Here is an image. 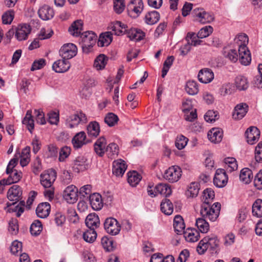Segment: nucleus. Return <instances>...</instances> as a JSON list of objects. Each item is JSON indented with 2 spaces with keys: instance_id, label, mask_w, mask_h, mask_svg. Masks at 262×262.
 I'll return each instance as SVG.
<instances>
[{
  "instance_id": "f257e3e1",
  "label": "nucleus",
  "mask_w": 262,
  "mask_h": 262,
  "mask_svg": "<svg viewBox=\"0 0 262 262\" xmlns=\"http://www.w3.org/2000/svg\"><path fill=\"white\" fill-rule=\"evenodd\" d=\"M214 196L212 189L208 188L204 190L202 196L203 203L200 211L203 217L208 218L211 221H214L218 217L221 206L219 203H215L210 206Z\"/></svg>"
},
{
  "instance_id": "f03ea898",
  "label": "nucleus",
  "mask_w": 262,
  "mask_h": 262,
  "mask_svg": "<svg viewBox=\"0 0 262 262\" xmlns=\"http://www.w3.org/2000/svg\"><path fill=\"white\" fill-rule=\"evenodd\" d=\"M174 231L176 233L175 235L176 244H178L181 239L179 236H181L188 242H195L200 238V232L206 233L208 230H188V231L187 230H174Z\"/></svg>"
},
{
  "instance_id": "7ed1b4c3",
  "label": "nucleus",
  "mask_w": 262,
  "mask_h": 262,
  "mask_svg": "<svg viewBox=\"0 0 262 262\" xmlns=\"http://www.w3.org/2000/svg\"><path fill=\"white\" fill-rule=\"evenodd\" d=\"M80 37L83 51L86 53L90 52L91 49L96 44L97 39V35L92 31H86L82 33Z\"/></svg>"
},
{
  "instance_id": "20e7f679",
  "label": "nucleus",
  "mask_w": 262,
  "mask_h": 262,
  "mask_svg": "<svg viewBox=\"0 0 262 262\" xmlns=\"http://www.w3.org/2000/svg\"><path fill=\"white\" fill-rule=\"evenodd\" d=\"M87 122L85 114L82 112H77L75 114L68 116L66 119V125L67 127L73 128L80 124H84Z\"/></svg>"
},
{
  "instance_id": "39448f33",
  "label": "nucleus",
  "mask_w": 262,
  "mask_h": 262,
  "mask_svg": "<svg viewBox=\"0 0 262 262\" xmlns=\"http://www.w3.org/2000/svg\"><path fill=\"white\" fill-rule=\"evenodd\" d=\"M181 176V168L177 165H174L165 170L164 178L169 182L175 183L179 181Z\"/></svg>"
},
{
  "instance_id": "423d86ee",
  "label": "nucleus",
  "mask_w": 262,
  "mask_h": 262,
  "mask_svg": "<svg viewBox=\"0 0 262 262\" xmlns=\"http://www.w3.org/2000/svg\"><path fill=\"white\" fill-rule=\"evenodd\" d=\"M59 52L62 58L69 60L76 55L77 48L73 43H66L61 47Z\"/></svg>"
},
{
  "instance_id": "0eeeda50",
  "label": "nucleus",
  "mask_w": 262,
  "mask_h": 262,
  "mask_svg": "<svg viewBox=\"0 0 262 262\" xmlns=\"http://www.w3.org/2000/svg\"><path fill=\"white\" fill-rule=\"evenodd\" d=\"M56 178L55 170L49 169L40 174V183L45 188H50L52 185Z\"/></svg>"
},
{
  "instance_id": "6e6552de",
  "label": "nucleus",
  "mask_w": 262,
  "mask_h": 262,
  "mask_svg": "<svg viewBox=\"0 0 262 262\" xmlns=\"http://www.w3.org/2000/svg\"><path fill=\"white\" fill-rule=\"evenodd\" d=\"M78 188L74 185L67 186L63 192V198L69 204L75 203L78 196Z\"/></svg>"
},
{
  "instance_id": "1a4fd4ad",
  "label": "nucleus",
  "mask_w": 262,
  "mask_h": 262,
  "mask_svg": "<svg viewBox=\"0 0 262 262\" xmlns=\"http://www.w3.org/2000/svg\"><path fill=\"white\" fill-rule=\"evenodd\" d=\"M143 8L142 0H131L127 6L128 13L134 17L138 16L141 13Z\"/></svg>"
},
{
  "instance_id": "9d476101",
  "label": "nucleus",
  "mask_w": 262,
  "mask_h": 262,
  "mask_svg": "<svg viewBox=\"0 0 262 262\" xmlns=\"http://www.w3.org/2000/svg\"><path fill=\"white\" fill-rule=\"evenodd\" d=\"M228 178L224 169L219 168L216 170L213 183L217 187L222 188L225 186L228 182Z\"/></svg>"
},
{
  "instance_id": "9b49d317",
  "label": "nucleus",
  "mask_w": 262,
  "mask_h": 262,
  "mask_svg": "<svg viewBox=\"0 0 262 262\" xmlns=\"http://www.w3.org/2000/svg\"><path fill=\"white\" fill-rule=\"evenodd\" d=\"M238 52L240 62L245 66L249 64L251 61V57L247 47L245 44L239 45Z\"/></svg>"
},
{
  "instance_id": "f8f14e48",
  "label": "nucleus",
  "mask_w": 262,
  "mask_h": 262,
  "mask_svg": "<svg viewBox=\"0 0 262 262\" xmlns=\"http://www.w3.org/2000/svg\"><path fill=\"white\" fill-rule=\"evenodd\" d=\"M31 28L27 24L19 25L16 28L15 36L19 41H22L27 39L28 35L30 33Z\"/></svg>"
},
{
  "instance_id": "ddd939ff",
  "label": "nucleus",
  "mask_w": 262,
  "mask_h": 262,
  "mask_svg": "<svg viewBox=\"0 0 262 262\" xmlns=\"http://www.w3.org/2000/svg\"><path fill=\"white\" fill-rule=\"evenodd\" d=\"M245 136L249 144H254L259 138L260 131L256 127L251 126L246 131Z\"/></svg>"
},
{
  "instance_id": "4468645a",
  "label": "nucleus",
  "mask_w": 262,
  "mask_h": 262,
  "mask_svg": "<svg viewBox=\"0 0 262 262\" xmlns=\"http://www.w3.org/2000/svg\"><path fill=\"white\" fill-rule=\"evenodd\" d=\"M88 167L87 159L84 156H78L73 161V169L76 172L84 171L88 169Z\"/></svg>"
},
{
  "instance_id": "2eb2a0df",
  "label": "nucleus",
  "mask_w": 262,
  "mask_h": 262,
  "mask_svg": "<svg viewBox=\"0 0 262 262\" xmlns=\"http://www.w3.org/2000/svg\"><path fill=\"white\" fill-rule=\"evenodd\" d=\"M38 14L42 20H48L51 19L54 17L55 12L52 7L45 5L38 9Z\"/></svg>"
},
{
  "instance_id": "dca6fc26",
  "label": "nucleus",
  "mask_w": 262,
  "mask_h": 262,
  "mask_svg": "<svg viewBox=\"0 0 262 262\" xmlns=\"http://www.w3.org/2000/svg\"><path fill=\"white\" fill-rule=\"evenodd\" d=\"M248 105L245 103H241L237 104L235 106L232 113L233 118L235 120H240L242 119L248 112Z\"/></svg>"
},
{
  "instance_id": "f3484780",
  "label": "nucleus",
  "mask_w": 262,
  "mask_h": 262,
  "mask_svg": "<svg viewBox=\"0 0 262 262\" xmlns=\"http://www.w3.org/2000/svg\"><path fill=\"white\" fill-rule=\"evenodd\" d=\"M22 195L21 187L17 185H13L8 190L7 198L10 201L17 202Z\"/></svg>"
},
{
  "instance_id": "a211bd4d",
  "label": "nucleus",
  "mask_w": 262,
  "mask_h": 262,
  "mask_svg": "<svg viewBox=\"0 0 262 262\" xmlns=\"http://www.w3.org/2000/svg\"><path fill=\"white\" fill-rule=\"evenodd\" d=\"M198 77L201 82L208 83L213 79L214 73L211 69L204 68L199 71Z\"/></svg>"
},
{
  "instance_id": "6ab92c4d",
  "label": "nucleus",
  "mask_w": 262,
  "mask_h": 262,
  "mask_svg": "<svg viewBox=\"0 0 262 262\" xmlns=\"http://www.w3.org/2000/svg\"><path fill=\"white\" fill-rule=\"evenodd\" d=\"M127 165L122 159H118L114 161L113 164V173L116 176H122L124 173Z\"/></svg>"
},
{
  "instance_id": "aec40b11",
  "label": "nucleus",
  "mask_w": 262,
  "mask_h": 262,
  "mask_svg": "<svg viewBox=\"0 0 262 262\" xmlns=\"http://www.w3.org/2000/svg\"><path fill=\"white\" fill-rule=\"evenodd\" d=\"M71 64L68 60L62 59L55 61L52 68L56 73H64L69 70Z\"/></svg>"
},
{
  "instance_id": "412c9836",
  "label": "nucleus",
  "mask_w": 262,
  "mask_h": 262,
  "mask_svg": "<svg viewBox=\"0 0 262 262\" xmlns=\"http://www.w3.org/2000/svg\"><path fill=\"white\" fill-rule=\"evenodd\" d=\"M90 204L94 210H100L103 206L101 195L98 193H94L89 195Z\"/></svg>"
},
{
  "instance_id": "4be33fe9",
  "label": "nucleus",
  "mask_w": 262,
  "mask_h": 262,
  "mask_svg": "<svg viewBox=\"0 0 262 262\" xmlns=\"http://www.w3.org/2000/svg\"><path fill=\"white\" fill-rule=\"evenodd\" d=\"M86 136L85 133L82 131L77 133L72 140L73 147L78 149L87 143L86 141Z\"/></svg>"
},
{
  "instance_id": "5701e85b",
  "label": "nucleus",
  "mask_w": 262,
  "mask_h": 262,
  "mask_svg": "<svg viewBox=\"0 0 262 262\" xmlns=\"http://www.w3.org/2000/svg\"><path fill=\"white\" fill-rule=\"evenodd\" d=\"M106 140L102 136L97 140L94 143V150L96 153L100 157H102L106 149Z\"/></svg>"
},
{
  "instance_id": "b1692460",
  "label": "nucleus",
  "mask_w": 262,
  "mask_h": 262,
  "mask_svg": "<svg viewBox=\"0 0 262 262\" xmlns=\"http://www.w3.org/2000/svg\"><path fill=\"white\" fill-rule=\"evenodd\" d=\"M85 225L89 229H95L100 225V220L98 216L95 213L89 214L86 217Z\"/></svg>"
},
{
  "instance_id": "393cba45",
  "label": "nucleus",
  "mask_w": 262,
  "mask_h": 262,
  "mask_svg": "<svg viewBox=\"0 0 262 262\" xmlns=\"http://www.w3.org/2000/svg\"><path fill=\"white\" fill-rule=\"evenodd\" d=\"M223 133L222 129L219 128H213L208 133L209 140L213 143L220 142L223 138Z\"/></svg>"
},
{
  "instance_id": "a878e982",
  "label": "nucleus",
  "mask_w": 262,
  "mask_h": 262,
  "mask_svg": "<svg viewBox=\"0 0 262 262\" xmlns=\"http://www.w3.org/2000/svg\"><path fill=\"white\" fill-rule=\"evenodd\" d=\"M50 208L51 206L49 203L45 202L40 203L36 208V214L40 218H46L50 213Z\"/></svg>"
},
{
  "instance_id": "bb28decb",
  "label": "nucleus",
  "mask_w": 262,
  "mask_h": 262,
  "mask_svg": "<svg viewBox=\"0 0 262 262\" xmlns=\"http://www.w3.org/2000/svg\"><path fill=\"white\" fill-rule=\"evenodd\" d=\"M126 25L122 24L121 22L117 21L112 26V33L117 36L122 35L126 33L128 29Z\"/></svg>"
},
{
  "instance_id": "cd10ccee",
  "label": "nucleus",
  "mask_w": 262,
  "mask_h": 262,
  "mask_svg": "<svg viewBox=\"0 0 262 262\" xmlns=\"http://www.w3.org/2000/svg\"><path fill=\"white\" fill-rule=\"evenodd\" d=\"M197 20L202 24L210 23L214 20V16L201 9L196 14Z\"/></svg>"
},
{
  "instance_id": "c85d7f7f",
  "label": "nucleus",
  "mask_w": 262,
  "mask_h": 262,
  "mask_svg": "<svg viewBox=\"0 0 262 262\" xmlns=\"http://www.w3.org/2000/svg\"><path fill=\"white\" fill-rule=\"evenodd\" d=\"M127 35L131 40L140 41L144 37L145 33L139 29L130 28L127 31Z\"/></svg>"
},
{
  "instance_id": "c756f323",
  "label": "nucleus",
  "mask_w": 262,
  "mask_h": 262,
  "mask_svg": "<svg viewBox=\"0 0 262 262\" xmlns=\"http://www.w3.org/2000/svg\"><path fill=\"white\" fill-rule=\"evenodd\" d=\"M113 40V33L112 32H106L102 33L99 38L98 45L99 47L108 46Z\"/></svg>"
},
{
  "instance_id": "7c9ffc66",
  "label": "nucleus",
  "mask_w": 262,
  "mask_h": 262,
  "mask_svg": "<svg viewBox=\"0 0 262 262\" xmlns=\"http://www.w3.org/2000/svg\"><path fill=\"white\" fill-rule=\"evenodd\" d=\"M32 110L27 111L25 117L22 121L23 124L25 125L29 132L32 133L34 128V121L32 115Z\"/></svg>"
},
{
  "instance_id": "2f4dec72",
  "label": "nucleus",
  "mask_w": 262,
  "mask_h": 262,
  "mask_svg": "<svg viewBox=\"0 0 262 262\" xmlns=\"http://www.w3.org/2000/svg\"><path fill=\"white\" fill-rule=\"evenodd\" d=\"M83 23L81 20L73 22L69 28L70 33L75 36H78L82 30Z\"/></svg>"
},
{
  "instance_id": "473e14b6",
  "label": "nucleus",
  "mask_w": 262,
  "mask_h": 262,
  "mask_svg": "<svg viewBox=\"0 0 262 262\" xmlns=\"http://www.w3.org/2000/svg\"><path fill=\"white\" fill-rule=\"evenodd\" d=\"M253 172L248 168H244L241 171L239 179L241 181L245 184H249L253 179Z\"/></svg>"
},
{
  "instance_id": "72a5a7b5",
  "label": "nucleus",
  "mask_w": 262,
  "mask_h": 262,
  "mask_svg": "<svg viewBox=\"0 0 262 262\" xmlns=\"http://www.w3.org/2000/svg\"><path fill=\"white\" fill-rule=\"evenodd\" d=\"M104 229H120V224L113 217L106 218L103 223Z\"/></svg>"
},
{
  "instance_id": "f704fd0d",
  "label": "nucleus",
  "mask_w": 262,
  "mask_h": 262,
  "mask_svg": "<svg viewBox=\"0 0 262 262\" xmlns=\"http://www.w3.org/2000/svg\"><path fill=\"white\" fill-rule=\"evenodd\" d=\"M88 134L91 137H97L100 133L99 124L96 121L91 122L87 127Z\"/></svg>"
},
{
  "instance_id": "c9c22d12",
  "label": "nucleus",
  "mask_w": 262,
  "mask_h": 262,
  "mask_svg": "<svg viewBox=\"0 0 262 262\" xmlns=\"http://www.w3.org/2000/svg\"><path fill=\"white\" fill-rule=\"evenodd\" d=\"M119 151L118 145L115 143H111L106 146L105 152L109 158L113 159L118 156Z\"/></svg>"
},
{
  "instance_id": "e433bc0d",
  "label": "nucleus",
  "mask_w": 262,
  "mask_h": 262,
  "mask_svg": "<svg viewBox=\"0 0 262 262\" xmlns=\"http://www.w3.org/2000/svg\"><path fill=\"white\" fill-rule=\"evenodd\" d=\"M161 210L166 215H170L173 211V205L171 202L167 198L163 199L161 203Z\"/></svg>"
},
{
  "instance_id": "4c0bfd02",
  "label": "nucleus",
  "mask_w": 262,
  "mask_h": 262,
  "mask_svg": "<svg viewBox=\"0 0 262 262\" xmlns=\"http://www.w3.org/2000/svg\"><path fill=\"white\" fill-rule=\"evenodd\" d=\"M145 23L150 25L157 23L160 19V14L156 11L148 12L145 16Z\"/></svg>"
},
{
  "instance_id": "58836bf2",
  "label": "nucleus",
  "mask_w": 262,
  "mask_h": 262,
  "mask_svg": "<svg viewBox=\"0 0 262 262\" xmlns=\"http://www.w3.org/2000/svg\"><path fill=\"white\" fill-rule=\"evenodd\" d=\"M235 84L236 88L239 91H244L249 87L247 78L242 75L238 76L235 78Z\"/></svg>"
},
{
  "instance_id": "ea45409f",
  "label": "nucleus",
  "mask_w": 262,
  "mask_h": 262,
  "mask_svg": "<svg viewBox=\"0 0 262 262\" xmlns=\"http://www.w3.org/2000/svg\"><path fill=\"white\" fill-rule=\"evenodd\" d=\"M127 177L128 183L133 187L136 186L141 180V176L136 171L128 172Z\"/></svg>"
},
{
  "instance_id": "a19ab883",
  "label": "nucleus",
  "mask_w": 262,
  "mask_h": 262,
  "mask_svg": "<svg viewBox=\"0 0 262 262\" xmlns=\"http://www.w3.org/2000/svg\"><path fill=\"white\" fill-rule=\"evenodd\" d=\"M185 90L190 95H194L199 92V86L197 82L194 80H190L187 82Z\"/></svg>"
},
{
  "instance_id": "79ce46f5",
  "label": "nucleus",
  "mask_w": 262,
  "mask_h": 262,
  "mask_svg": "<svg viewBox=\"0 0 262 262\" xmlns=\"http://www.w3.org/2000/svg\"><path fill=\"white\" fill-rule=\"evenodd\" d=\"M200 190V184L198 182H192L188 186L186 195L189 197H196Z\"/></svg>"
},
{
  "instance_id": "37998d69",
  "label": "nucleus",
  "mask_w": 262,
  "mask_h": 262,
  "mask_svg": "<svg viewBox=\"0 0 262 262\" xmlns=\"http://www.w3.org/2000/svg\"><path fill=\"white\" fill-rule=\"evenodd\" d=\"M156 192L165 196L170 195L171 193V190L169 185L167 184L159 183L155 187Z\"/></svg>"
},
{
  "instance_id": "c03bdc74",
  "label": "nucleus",
  "mask_w": 262,
  "mask_h": 262,
  "mask_svg": "<svg viewBox=\"0 0 262 262\" xmlns=\"http://www.w3.org/2000/svg\"><path fill=\"white\" fill-rule=\"evenodd\" d=\"M253 215L260 217L262 216V200L257 199L252 205Z\"/></svg>"
},
{
  "instance_id": "a18cd8bd",
  "label": "nucleus",
  "mask_w": 262,
  "mask_h": 262,
  "mask_svg": "<svg viewBox=\"0 0 262 262\" xmlns=\"http://www.w3.org/2000/svg\"><path fill=\"white\" fill-rule=\"evenodd\" d=\"M101 244L104 249L107 251H112L115 248L114 242L112 238L108 236H104L101 239Z\"/></svg>"
},
{
  "instance_id": "49530a36",
  "label": "nucleus",
  "mask_w": 262,
  "mask_h": 262,
  "mask_svg": "<svg viewBox=\"0 0 262 262\" xmlns=\"http://www.w3.org/2000/svg\"><path fill=\"white\" fill-rule=\"evenodd\" d=\"M118 121V116L113 113L107 114L104 118V122L110 127L115 125Z\"/></svg>"
},
{
  "instance_id": "de8ad7c7",
  "label": "nucleus",
  "mask_w": 262,
  "mask_h": 262,
  "mask_svg": "<svg viewBox=\"0 0 262 262\" xmlns=\"http://www.w3.org/2000/svg\"><path fill=\"white\" fill-rule=\"evenodd\" d=\"M106 63V57L104 55L101 54L95 60L94 66L98 70H102L105 67Z\"/></svg>"
},
{
  "instance_id": "09e8293b",
  "label": "nucleus",
  "mask_w": 262,
  "mask_h": 262,
  "mask_svg": "<svg viewBox=\"0 0 262 262\" xmlns=\"http://www.w3.org/2000/svg\"><path fill=\"white\" fill-rule=\"evenodd\" d=\"M97 236L96 230H86L83 233L84 240L90 243H93L96 240Z\"/></svg>"
},
{
  "instance_id": "8fccbe9b",
  "label": "nucleus",
  "mask_w": 262,
  "mask_h": 262,
  "mask_svg": "<svg viewBox=\"0 0 262 262\" xmlns=\"http://www.w3.org/2000/svg\"><path fill=\"white\" fill-rule=\"evenodd\" d=\"M197 35L194 33L188 32L185 37L187 42L190 43L191 46H196L200 45L202 41L198 39Z\"/></svg>"
},
{
  "instance_id": "3c124183",
  "label": "nucleus",
  "mask_w": 262,
  "mask_h": 262,
  "mask_svg": "<svg viewBox=\"0 0 262 262\" xmlns=\"http://www.w3.org/2000/svg\"><path fill=\"white\" fill-rule=\"evenodd\" d=\"M225 163L228 166V170L230 172L237 169L238 165L236 159L234 158L228 157L224 160Z\"/></svg>"
},
{
  "instance_id": "603ef678",
  "label": "nucleus",
  "mask_w": 262,
  "mask_h": 262,
  "mask_svg": "<svg viewBox=\"0 0 262 262\" xmlns=\"http://www.w3.org/2000/svg\"><path fill=\"white\" fill-rule=\"evenodd\" d=\"M224 55L232 62H236L238 59V54L235 49H230L228 51H225Z\"/></svg>"
},
{
  "instance_id": "864d4df0",
  "label": "nucleus",
  "mask_w": 262,
  "mask_h": 262,
  "mask_svg": "<svg viewBox=\"0 0 262 262\" xmlns=\"http://www.w3.org/2000/svg\"><path fill=\"white\" fill-rule=\"evenodd\" d=\"M213 32V28L210 26L202 28L197 34L199 38H203L208 37Z\"/></svg>"
},
{
  "instance_id": "5fc2aeb1",
  "label": "nucleus",
  "mask_w": 262,
  "mask_h": 262,
  "mask_svg": "<svg viewBox=\"0 0 262 262\" xmlns=\"http://www.w3.org/2000/svg\"><path fill=\"white\" fill-rule=\"evenodd\" d=\"M174 229H185V225L182 217L177 215L173 219Z\"/></svg>"
},
{
  "instance_id": "6e6d98bb",
  "label": "nucleus",
  "mask_w": 262,
  "mask_h": 262,
  "mask_svg": "<svg viewBox=\"0 0 262 262\" xmlns=\"http://www.w3.org/2000/svg\"><path fill=\"white\" fill-rule=\"evenodd\" d=\"M188 139L183 135L178 136L176 140L175 145L179 149H183L187 145Z\"/></svg>"
},
{
  "instance_id": "4d7b16f0",
  "label": "nucleus",
  "mask_w": 262,
  "mask_h": 262,
  "mask_svg": "<svg viewBox=\"0 0 262 262\" xmlns=\"http://www.w3.org/2000/svg\"><path fill=\"white\" fill-rule=\"evenodd\" d=\"M13 172H14V173L13 176H10L7 179H6L9 185L18 182L22 177V173L21 172H18L15 169L13 170Z\"/></svg>"
},
{
  "instance_id": "13d9d810",
  "label": "nucleus",
  "mask_w": 262,
  "mask_h": 262,
  "mask_svg": "<svg viewBox=\"0 0 262 262\" xmlns=\"http://www.w3.org/2000/svg\"><path fill=\"white\" fill-rule=\"evenodd\" d=\"M14 13L13 11H8L5 12L2 16V19L4 24H10L14 19Z\"/></svg>"
},
{
  "instance_id": "bf43d9fd",
  "label": "nucleus",
  "mask_w": 262,
  "mask_h": 262,
  "mask_svg": "<svg viewBox=\"0 0 262 262\" xmlns=\"http://www.w3.org/2000/svg\"><path fill=\"white\" fill-rule=\"evenodd\" d=\"M259 74L254 78L253 82L255 86L258 88L262 87V64H259L258 67Z\"/></svg>"
},
{
  "instance_id": "052dcab7",
  "label": "nucleus",
  "mask_w": 262,
  "mask_h": 262,
  "mask_svg": "<svg viewBox=\"0 0 262 262\" xmlns=\"http://www.w3.org/2000/svg\"><path fill=\"white\" fill-rule=\"evenodd\" d=\"M22 243L17 240L12 243L10 247V251L14 255H18L21 251Z\"/></svg>"
},
{
  "instance_id": "680f3d73",
  "label": "nucleus",
  "mask_w": 262,
  "mask_h": 262,
  "mask_svg": "<svg viewBox=\"0 0 262 262\" xmlns=\"http://www.w3.org/2000/svg\"><path fill=\"white\" fill-rule=\"evenodd\" d=\"M219 118L217 112L213 110H209L204 115L206 121L212 123Z\"/></svg>"
},
{
  "instance_id": "e2e57ef3",
  "label": "nucleus",
  "mask_w": 262,
  "mask_h": 262,
  "mask_svg": "<svg viewBox=\"0 0 262 262\" xmlns=\"http://www.w3.org/2000/svg\"><path fill=\"white\" fill-rule=\"evenodd\" d=\"M125 8L123 0H114V9L116 13H121Z\"/></svg>"
},
{
  "instance_id": "0e129e2a",
  "label": "nucleus",
  "mask_w": 262,
  "mask_h": 262,
  "mask_svg": "<svg viewBox=\"0 0 262 262\" xmlns=\"http://www.w3.org/2000/svg\"><path fill=\"white\" fill-rule=\"evenodd\" d=\"M32 172L36 175L38 174L42 170L41 160L37 157L33 161L32 165Z\"/></svg>"
},
{
  "instance_id": "69168bd1",
  "label": "nucleus",
  "mask_w": 262,
  "mask_h": 262,
  "mask_svg": "<svg viewBox=\"0 0 262 262\" xmlns=\"http://www.w3.org/2000/svg\"><path fill=\"white\" fill-rule=\"evenodd\" d=\"M233 91V87L230 83L224 84L220 89L221 95L225 96L232 94Z\"/></svg>"
},
{
  "instance_id": "338daca9",
  "label": "nucleus",
  "mask_w": 262,
  "mask_h": 262,
  "mask_svg": "<svg viewBox=\"0 0 262 262\" xmlns=\"http://www.w3.org/2000/svg\"><path fill=\"white\" fill-rule=\"evenodd\" d=\"M71 152V148L68 146H64L60 149L59 151V160L63 162L68 157Z\"/></svg>"
},
{
  "instance_id": "774afa93",
  "label": "nucleus",
  "mask_w": 262,
  "mask_h": 262,
  "mask_svg": "<svg viewBox=\"0 0 262 262\" xmlns=\"http://www.w3.org/2000/svg\"><path fill=\"white\" fill-rule=\"evenodd\" d=\"M254 184L257 189H262V170H260L255 176Z\"/></svg>"
}]
</instances>
